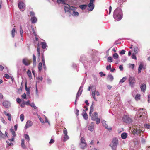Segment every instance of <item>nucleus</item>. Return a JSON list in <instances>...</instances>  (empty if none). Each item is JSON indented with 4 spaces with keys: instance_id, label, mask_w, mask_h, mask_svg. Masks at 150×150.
Listing matches in <instances>:
<instances>
[{
    "instance_id": "nucleus-45",
    "label": "nucleus",
    "mask_w": 150,
    "mask_h": 150,
    "mask_svg": "<svg viewBox=\"0 0 150 150\" xmlns=\"http://www.w3.org/2000/svg\"><path fill=\"white\" fill-rule=\"evenodd\" d=\"M96 123L97 124H98L99 123L100 121V119L99 118H97L96 119Z\"/></svg>"
},
{
    "instance_id": "nucleus-15",
    "label": "nucleus",
    "mask_w": 150,
    "mask_h": 150,
    "mask_svg": "<svg viewBox=\"0 0 150 150\" xmlns=\"http://www.w3.org/2000/svg\"><path fill=\"white\" fill-rule=\"evenodd\" d=\"M94 123L92 122L90 125V126L88 127V129L91 131H92L94 128Z\"/></svg>"
},
{
    "instance_id": "nucleus-58",
    "label": "nucleus",
    "mask_w": 150,
    "mask_h": 150,
    "mask_svg": "<svg viewBox=\"0 0 150 150\" xmlns=\"http://www.w3.org/2000/svg\"><path fill=\"white\" fill-rule=\"evenodd\" d=\"M21 97L24 99H26V94L25 93H24L23 94L21 95Z\"/></svg>"
},
{
    "instance_id": "nucleus-61",
    "label": "nucleus",
    "mask_w": 150,
    "mask_h": 150,
    "mask_svg": "<svg viewBox=\"0 0 150 150\" xmlns=\"http://www.w3.org/2000/svg\"><path fill=\"white\" fill-rule=\"evenodd\" d=\"M132 58L133 59H136V56L134 54H133L132 55Z\"/></svg>"
},
{
    "instance_id": "nucleus-31",
    "label": "nucleus",
    "mask_w": 150,
    "mask_h": 150,
    "mask_svg": "<svg viewBox=\"0 0 150 150\" xmlns=\"http://www.w3.org/2000/svg\"><path fill=\"white\" fill-rule=\"evenodd\" d=\"M87 6V5H81L79 6V7L81 9H82L83 10L86 8Z\"/></svg>"
},
{
    "instance_id": "nucleus-54",
    "label": "nucleus",
    "mask_w": 150,
    "mask_h": 150,
    "mask_svg": "<svg viewBox=\"0 0 150 150\" xmlns=\"http://www.w3.org/2000/svg\"><path fill=\"white\" fill-rule=\"evenodd\" d=\"M144 126L147 129H150V125L148 124H146L144 125Z\"/></svg>"
},
{
    "instance_id": "nucleus-30",
    "label": "nucleus",
    "mask_w": 150,
    "mask_h": 150,
    "mask_svg": "<svg viewBox=\"0 0 150 150\" xmlns=\"http://www.w3.org/2000/svg\"><path fill=\"white\" fill-rule=\"evenodd\" d=\"M41 45H42V48L43 49H45L47 47V44L46 43L44 42H41Z\"/></svg>"
},
{
    "instance_id": "nucleus-32",
    "label": "nucleus",
    "mask_w": 150,
    "mask_h": 150,
    "mask_svg": "<svg viewBox=\"0 0 150 150\" xmlns=\"http://www.w3.org/2000/svg\"><path fill=\"white\" fill-rule=\"evenodd\" d=\"M25 141L23 139H22L21 140V146L23 148H26V146H25L24 144Z\"/></svg>"
},
{
    "instance_id": "nucleus-47",
    "label": "nucleus",
    "mask_w": 150,
    "mask_h": 150,
    "mask_svg": "<svg viewBox=\"0 0 150 150\" xmlns=\"http://www.w3.org/2000/svg\"><path fill=\"white\" fill-rule=\"evenodd\" d=\"M20 35H23V30L22 28L21 25L20 26Z\"/></svg>"
},
{
    "instance_id": "nucleus-37",
    "label": "nucleus",
    "mask_w": 150,
    "mask_h": 150,
    "mask_svg": "<svg viewBox=\"0 0 150 150\" xmlns=\"http://www.w3.org/2000/svg\"><path fill=\"white\" fill-rule=\"evenodd\" d=\"M134 53L135 54H137L138 53L139 51V48L137 47H134Z\"/></svg>"
},
{
    "instance_id": "nucleus-40",
    "label": "nucleus",
    "mask_w": 150,
    "mask_h": 150,
    "mask_svg": "<svg viewBox=\"0 0 150 150\" xmlns=\"http://www.w3.org/2000/svg\"><path fill=\"white\" fill-rule=\"evenodd\" d=\"M94 110L93 108V104L91 105L90 107V110L89 112V114L90 115L93 112Z\"/></svg>"
},
{
    "instance_id": "nucleus-52",
    "label": "nucleus",
    "mask_w": 150,
    "mask_h": 150,
    "mask_svg": "<svg viewBox=\"0 0 150 150\" xmlns=\"http://www.w3.org/2000/svg\"><path fill=\"white\" fill-rule=\"evenodd\" d=\"M63 132V133L65 135H67V130L65 128H64V129Z\"/></svg>"
},
{
    "instance_id": "nucleus-44",
    "label": "nucleus",
    "mask_w": 150,
    "mask_h": 150,
    "mask_svg": "<svg viewBox=\"0 0 150 150\" xmlns=\"http://www.w3.org/2000/svg\"><path fill=\"white\" fill-rule=\"evenodd\" d=\"M10 130L12 132V134L13 136V137H15L16 135L15 132H14L13 130L12 129H11Z\"/></svg>"
},
{
    "instance_id": "nucleus-64",
    "label": "nucleus",
    "mask_w": 150,
    "mask_h": 150,
    "mask_svg": "<svg viewBox=\"0 0 150 150\" xmlns=\"http://www.w3.org/2000/svg\"><path fill=\"white\" fill-rule=\"evenodd\" d=\"M37 79L40 80V81H42V80L43 78L42 76L38 77L37 78Z\"/></svg>"
},
{
    "instance_id": "nucleus-55",
    "label": "nucleus",
    "mask_w": 150,
    "mask_h": 150,
    "mask_svg": "<svg viewBox=\"0 0 150 150\" xmlns=\"http://www.w3.org/2000/svg\"><path fill=\"white\" fill-rule=\"evenodd\" d=\"M25 105L26 104L25 103V102L23 101L22 103L21 104L20 106L21 107L23 108L25 106Z\"/></svg>"
},
{
    "instance_id": "nucleus-33",
    "label": "nucleus",
    "mask_w": 150,
    "mask_h": 150,
    "mask_svg": "<svg viewBox=\"0 0 150 150\" xmlns=\"http://www.w3.org/2000/svg\"><path fill=\"white\" fill-rule=\"evenodd\" d=\"M30 106L33 108L34 109L37 110V108L35 106L34 103H32L30 105Z\"/></svg>"
},
{
    "instance_id": "nucleus-60",
    "label": "nucleus",
    "mask_w": 150,
    "mask_h": 150,
    "mask_svg": "<svg viewBox=\"0 0 150 150\" xmlns=\"http://www.w3.org/2000/svg\"><path fill=\"white\" fill-rule=\"evenodd\" d=\"M16 101H17V103H20L21 102V99L18 98H17L16 99Z\"/></svg>"
},
{
    "instance_id": "nucleus-17",
    "label": "nucleus",
    "mask_w": 150,
    "mask_h": 150,
    "mask_svg": "<svg viewBox=\"0 0 150 150\" xmlns=\"http://www.w3.org/2000/svg\"><path fill=\"white\" fill-rule=\"evenodd\" d=\"M37 19L35 16L32 17L31 18V21L33 23H35L37 21Z\"/></svg>"
},
{
    "instance_id": "nucleus-8",
    "label": "nucleus",
    "mask_w": 150,
    "mask_h": 150,
    "mask_svg": "<svg viewBox=\"0 0 150 150\" xmlns=\"http://www.w3.org/2000/svg\"><path fill=\"white\" fill-rule=\"evenodd\" d=\"M139 112L140 115L139 117H144L146 116V113L144 112V110L143 109H140L139 111Z\"/></svg>"
},
{
    "instance_id": "nucleus-12",
    "label": "nucleus",
    "mask_w": 150,
    "mask_h": 150,
    "mask_svg": "<svg viewBox=\"0 0 150 150\" xmlns=\"http://www.w3.org/2000/svg\"><path fill=\"white\" fill-rule=\"evenodd\" d=\"M3 105L6 108H8L10 106V103L8 101L4 102L3 103Z\"/></svg>"
},
{
    "instance_id": "nucleus-49",
    "label": "nucleus",
    "mask_w": 150,
    "mask_h": 150,
    "mask_svg": "<svg viewBox=\"0 0 150 150\" xmlns=\"http://www.w3.org/2000/svg\"><path fill=\"white\" fill-rule=\"evenodd\" d=\"M92 96L94 100H96V98H95V91H93L92 92Z\"/></svg>"
},
{
    "instance_id": "nucleus-43",
    "label": "nucleus",
    "mask_w": 150,
    "mask_h": 150,
    "mask_svg": "<svg viewBox=\"0 0 150 150\" xmlns=\"http://www.w3.org/2000/svg\"><path fill=\"white\" fill-rule=\"evenodd\" d=\"M6 116L8 117V119L9 121H11V114H9L6 115Z\"/></svg>"
},
{
    "instance_id": "nucleus-46",
    "label": "nucleus",
    "mask_w": 150,
    "mask_h": 150,
    "mask_svg": "<svg viewBox=\"0 0 150 150\" xmlns=\"http://www.w3.org/2000/svg\"><path fill=\"white\" fill-rule=\"evenodd\" d=\"M140 95L139 94H137L136 95L135 98L136 100H138L140 99Z\"/></svg>"
},
{
    "instance_id": "nucleus-41",
    "label": "nucleus",
    "mask_w": 150,
    "mask_h": 150,
    "mask_svg": "<svg viewBox=\"0 0 150 150\" xmlns=\"http://www.w3.org/2000/svg\"><path fill=\"white\" fill-rule=\"evenodd\" d=\"M24 115L23 114H21L20 115V118L21 121H23L24 120Z\"/></svg>"
},
{
    "instance_id": "nucleus-2",
    "label": "nucleus",
    "mask_w": 150,
    "mask_h": 150,
    "mask_svg": "<svg viewBox=\"0 0 150 150\" xmlns=\"http://www.w3.org/2000/svg\"><path fill=\"white\" fill-rule=\"evenodd\" d=\"M118 144V140L117 138H115L113 139L109 146L112 148V150H116Z\"/></svg>"
},
{
    "instance_id": "nucleus-11",
    "label": "nucleus",
    "mask_w": 150,
    "mask_h": 150,
    "mask_svg": "<svg viewBox=\"0 0 150 150\" xmlns=\"http://www.w3.org/2000/svg\"><path fill=\"white\" fill-rule=\"evenodd\" d=\"M89 8L88 10L90 11H91L93 10L94 7V5L93 3H90L88 5Z\"/></svg>"
},
{
    "instance_id": "nucleus-4",
    "label": "nucleus",
    "mask_w": 150,
    "mask_h": 150,
    "mask_svg": "<svg viewBox=\"0 0 150 150\" xmlns=\"http://www.w3.org/2000/svg\"><path fill=\"white\" fill-rule=\"evenodd\" d=\"M64 8L65 12H68L70 13H71V10L75 11L76 9V8L75 7L70 6L68 4L67 6H64Z\"/></svg>"
},
{
    "instance_id": "nucleus-9",
    "label": "nucleus",
    "mask_w": 150,
    "mask_h": 150,
    "mask_svg": "<svg viewBox=\"0 0 150 150\" xmlns=\"http://www.w3.org/2000/svg\"><path fill=\"white\" fill-rule=\"evenodd\" d=\"M106 122L105 121L103 120L102 122L103 125L108 130H111L112 128L109 126H108Z\"/></svg>"
},
{
    "instance_id": "nucleus-35",
    "label": "nucleus",
    "mask_w": 150,
    "mask_h": 150,
    "mask_svg": "<svg viewBox=\"0 0 150 150\" xmlns=\"http://www.w3.org/2000/svg\"><path fill=\"white\" fill-rule=\"evenodd\" d=\"M84 118L86 119L87 120L88 118V115L86 113H83L82 114Z\"/></svg>"
},
{
    "instance_id": "nucleus-39",
    "label": "nucleus",
    "mask_w": 150,
    "mask_h": 150,
    "mask_svg": "<svg viewBox=\"0 0 150 150\" xmlns=\"http://www.w3.org/2000/svg\"><path fill=\"white\" fill-rule=\"evenodd\" d=\"M24 137L26 139L28 140V141H29L30 138L29 135L28 134H25L24 135Z\"/></svg>"
},
{
    "instance_id": "nucleus-7",
    "label": "nucleus",
    "mask_w": 150,
    "mask_h": 150,
    "mask_svg": "<svg viewBox=\"0 0 150 150\" xmlns=\"http://www.w3.org/2000/svg\"><path fill=\"white\" fill-rule=\"evenodd\" d=\"M122 120L124 122L127 123H130L132 122V119L127 115L124 116Z\"/></svg>"
},
{
    "instance_id": "nucleus-38",
    "label": "nucleus",
    "mask_w": 150,
    "mask_h": 150,
    "mask_svg": "<svg viewBox=\"0 0 150 150\" xmlns=\"http://www.w3.org/2000/svg\"><path fill=\"white\" fill-rule=\"evenodd\" d=\"M27 74L30 78L32 77L31 72L30 70H28L27 72Z\"/></svg>"
},
{
    "instance_id": "nucleus-24",
    "label": "nucleus",
    "mask_w": 150,
    "mask_h": 150,
    "mask_svg": "<svg viewBox=\"0 0 150 150\" xmlns=\"http://www.w3.org/2000/svg\"><path fill=\"white\" fill-rule=\"evenodd\" d=\"M16 32V30L15 28H13L11 32V34L13 38H14L15 36V34Z\"/></svg>"
},
{
    "instance_id": "nucleus-25",
    "label": "nucleus",
    "mask_w": 150,
    "mask_h": 150,
    "mask_svg": "<svg viewBox=\"0 0 150 150\" xmlns=\"http://www.w3.org/2000/svg\"><path fill=\"white\" fill-rule=\"evenodd\" d=\"M143 67V65L142 64H140L139 65L138 69V73L139 74L141 72V70Z\"/></svg>"
},
{
    "instance_id": "nucleus-57",
    "label": "nucleus",
    "mask_w": 150,
    "mask_h": 150,
    "mask_svg": "<svg viewBox=\"0 0 150 150\" xmlns=\"http://www.w3.org/2000/svg\"><path fill=\"white\" fill-rule=\"evenodd\" d=\"M106 68L107 70H108L109 69H111V65L109 64V65L107 66L106 67Z\"/></svg>"
},
{
    "instance_id": "nucleus-20",
    "label": "nucleus",
    "mask_w": 150,
    "mask_h": 150,
    "mask_svg": "<svg viewBox=\"0 0 150 150\" xmlns=\"http://www.w3.org/2000/svg\"><path fill=\"white\" fill-rule=\"evenodd\" d=\"M37 52L38 53V58L40 59V48L39 47V44H38V47L37 49Z\"/></svg>"
},
{
    "instance_id": "nucleus-5",
    "label": "nucleus",
    "mask_w": 150,
    "mask_h": 150,
    "mask_svg": "<svg viewBox=\"0 0 150 150\" xmlns=\"http://www.w3.org/2000/svg\"><path fill=\"white\" fill-rule=\"evenodd\" d=\"M129 86L132 87H133L136 82L134 78L133 77H130L129 79Z\"/></svg>"
},
{
    "instance_id": "nucleus-63",
    "label": "nucleus",
    "mask_w": 150,
    "mask_h": 150,
    "mask_svg": "<svg viewBox=\"0 0 150 150\" xmlns=\"http://www.w3.org/2000/svg\"><path fill=\"white\" fill-rule=\"evenodd\" d=\"M119 68L121 71H122L123 70V68L122 66V65H120L119 67Z\"/></svg>"
},
{
    "instance_id": "nucleus-56",
    "label": "nucleus",
    "mask_w": 150,
    "mask_h": 150,
    "mask_svg": "<svg viewBox=\"0 0 150 150\" xmlns=\"http://www.w3.org/2000/svg\"><path fill=\"white\" fill-rule=\"evenodd\" d=\"M25 104L27 105H30L31 104V103H30V101L29 100H28L26 102H25Z\"/></svg>"
},
{
    "instance_id": "nucleus-3",
    "label": "nucleus",
    "mask_w": 150,
    "mask_h": 150,
    "mask_svg": "<svg viewBox=\"0 0 150 150\" xmlns=\"http://www.w3.org/2000/svg\"><path fill=\"white\" fill-rule=\"evenodd\" d=\"M81 142L79 146L80 148L82 149H85L87 146V144L85 139L83 137H81L80 139Z\"/></svg>"
},
{
    "instance_id": "nucleus-18",
    "label": "nucleus",
    "mask_w": 150,
    "mask_h": 150,
    "mask_svg": "<svg viewBox=\"0 0 150 150\" xmlns=\"http://www.w3.org/2000/svg\"><path fill=\"white\" fill-rule=\"evenodd\" d=\"M42 61L43 63L44 69L45 70H46V67L45 63V58L44 56H42Z\"/></svg>"
},
{
    "instance_id": "nucleus-62",
    "label": "nucleus",
    "mask_w": 150,
    "mask_h": 150,
    "mask_svg": "<svg viewBox=\"0 0 150 150\" xmlns=\"http://www.w3.org/2000/svg\"><path fill=\"white\" fill-rule=\"evenodd\" d=\"M100 76H102L103 75L104 76H105L106 75V74H103L102 72H100Z\"/></svg>"
},
{
    "instance_id": "nucleus-48",
    "label": "nucleus",
    "mask_w": 150,
    "mask_h": 150,
    "mask_svg": "<svg viewBox=\"0 0 150 150\" xmlns=\"http://www.w3.org/2000/svg\"><path fill=\"white\" fill-rule=\"evenodd\" d=\"M69 137L67 135H64V141H65L69 139Z\"/></svg>"
},
{
    "instance_id": "nucleus-27",
    "label": "nucleus",
    "mask_w": 150,
    "mask_h": 150,
    "mask_svg": "<svg viewBox=\"0 0 150 150\" xmlns=\"http://www.w3.org/2000/svg\"><path fill=\"white\" fill-rule=\"evenodd\" d=\"M42 69V64L41 62H40L38 64V70L39 72H41Z\"/></svg>"
},
{
    "instance_id": "nucleus-53",
    "label": "nucleus",
    "mask_w": 150,
    "mask_h": 150,
    "mask_svg": "<svg viewBox=\"0 0 150 150\" xmlns=\"http://www.w3.org/2000/svg\"><path fill=\"white\" fill-rule=\"evenodd\" d=\"M4 77L7 79H9L10 78V76L8 74H6L4 75Z\"/></svg>"
},
{
    "instance_id": "nucleus-23",
    "label": "nucleus",
    "mask_w": 150,
    "mask_h": 150,
    "mask_svg": "<svg viewBox=\"0 0 150 150\" xmlns=\"http://www.w3.org/2000/svg\"><path fill=\"white\" fill-rule=\"evenodd\" d=\"M81 88H82V87L81 86L79 89V91L77 93L76 96V100H77V99L78 98L79 96H80V95H81V93L82 91H81V93H79V92H80L81 89Z\"/></svg>"
},
{
    "instance_id": "nucleus-14",
    "label": "nucleus",
    "mask_w": 150,
    "mask_h": 150,
    "mask_svg": "<svg viewBox=\"0 0 150 150\" xmlns=\"http://www.w3.org/2000/svg\"><path fill=\"white\" fill-rule=\"evenodd\" d=\"M32 124L33 123L30 120L26 122L25 125L26 128L27 129L30 127L32 125Z\"/></svg>"
},
{
    "instance_id": "nucleus-50",
    "label": "nucleus",
    "mask_w": 150,
    "mask_h": 150,
    "mask_svg": "<svg viewBox=\"0 0 150 150\" xmlns=\"http://www.w3.org/2000/svg\"><path fill=\"white\" fill-rule=\"evenodd\" d=\"M129 67L133 69L134 68V64H129Z\"/></svg>"
},
{
    "instance_id": "nucleus-26",
    "label": "nucleus",
    "mask_w": 150,
    "mask_h": 150,
    "mask_svg": "<svg viewBox=\"0 0 150 150\" xmlns=\"http://www.w3.org/2000/svg\"><path fill=\"white\" fill-rule=\"evenodd\" d=\"M127 136V134L126 133H123L121 134V137L122 138L125 139L126 138Z\"/></svg>"
},
{
    "instance_id": "nucleus-59",
    "label": "nucleus",
    "mask_w": 150,
    "mask_h": 150,
    "mask_svg": "<svg viewBox=\"0 0 150 150\" xmlns=\"http://www.w3.org/2000/svg\"><path fill=\"white\" fill-rule=\"evenodd\" d=\"M4 134L0 130V139L3 138Z\"/></svg>"
},
{
    "instance_id": "nucleus-13",
    "label": "nucleus",
    "mask_w": 150,
    "mask_h": 150,
    "mask_svg": "<svg viewBox=\"0 0 150 150\" xmlns=\"http://www.w3.org/2000/svg\"><path fill=\"white\" fill-rule=\"evenodd\" d=\"M18 6L20 9L23 10L25 7V4L23 2H20L18 4Z\"/></svg>"
},
{
    "instance_id": "nucleus-1",
    "label": "nucleus",
    "mask_w": 150,
    "mask_h": 150,
    "mask_svg": "<svg viewBox=\"0 0 150 150\" xmlns=\"http://www.w3.org/2000/svg\"><path fill=\"white\" fill-rule=\"evenodd\" d=\"M122 11L120 8H117L114 11L113 16L117 21L120 20L122 18Z\"/></svg>"
},
{
    "instance_id": "nucleus-10",
    "label": "nucleus",
    "mask_w": 150,
    "mask_h": 150,
    "mask_svg": "<svg viewBox=\"0 0 150 150\" xmlns=\"http://www.w3.org/2000/svg\"><path fill=\"white\" fill-rule=\"evenodd\" d=\"M98 113L97 112H95L93 115L91 117V119L95 121L98 118Z\"/></svg>"
},
{
    "instance_id": "nucleus-21",
    "label": "nucleus",
    "mask_w": 150,
    "mask_h": 150,
    "mask_svg": "<svg viewBox=\"0 0 150 150\" xmlns=\"http://www.w3.org/2000/svg\"><path fill=\"white\" fill-rule=\"evenodd\" d=\"M66 0H57V2L59 4H66L65 1Z\"/></svg>"
},
{
    "instance_id": "nucleus-36",
    "label": "nucleus",
    "mask_w": 150,
    "mask_h": 150,
    "mask_svg": "<svg viewBox=\"0 0 150 150\" xmlns=\"http://www.w3.org/2000/svg\"><path fill=\"white\" fill-rule=\"evenodd\" d=\"M127 79L126 77H124L121 79L120 81V82L123 83Z\"/></svg>"
},
{
    "instance_id": "nucleus-34",
    "label": "nucleus",
    "mask_w": 150,
    "mask_h": 150,
    "mask_svg": "<svg viewBox=\"0 0 150 150\" xmlns=\"http://www.w3.org/2000/svg\"><path fill=\"white\" fill-rule=\"evenodd\" d=\"M113 57L114 59H116L118 58L119 55L117 53H115L113 55Z\"/></svg>"
},
{
    "instance_id": "nucleus-29",
    "label": "nucleus",
    "mask_w": 150,
    "mask_h": 150,
    "mask_svg": "<svg viewBox=\"0 0 150 150\" xmlns=\"http://www.w3.org/2000/svg\"><path fill=\"white\" fill-rule=\"evenodd\" d=\"M108 79L110 81H112L113 80L114 78L112 75L110 74L108 76Z\"/></svg>"
},
{
    "instance_id": "nucleus-42",
    "label": "nucleus",
    "mask_w": 150,
    "mask_h": 150,
    "mask_svg": "<svg viewBox=\"0 0 150 150\" xmlns=\"http://www.w3.org/2000/svg\"><path fill=\"white\" fill-rule=\"evenodd\" d=\"M108 61L109 62H111L112 61V57H109L108 58Z\"/></svg>"
},
{
    "instance_id": "nucleus-28",
    "label": "nucleus",
    "mask_w": 150,
    "mask_h": 150,
    "mask_svg": "<svg viewBox=\"0 0 150 150\" xmlns=\"http://www.w3.org/2000/svg\"><path fill=\"white\" fill-rule=\"evenodd\" d=\"M73 12L72 15L74 16H78L79 15V13L78 12H76L75 11H73Z\"/></svg>"
},
{
    "instance_id": "nucleus-6",
    "label": "nucleus",
    "mask_w": 150,
    "mask_h": 150,
    "mask_svg": "<svg viewBox=\"0 0 150 150\" xmlns=\"http://www.w3.org/2000/svg\"><path fill=\"white\" fill-rule=\"evenodd\" d=\"M22 63L25 66L30 65L32 62L31 59H29L27 58H23L22 59Z\"/></svg>"
},
{
    "instance_id": "nucleus-22",
    "label": "nucleus",
    "mask_w": 150,
    "mask_h": 150,
    "mask_svg": "<svg viewBox=\"0 0 150 150\" xmlns=\"http://www.w3.org/2000/svg\"><path fill=\"white\" fill-rule=\"evenodd\" d=\"M33 65H36V57L34 54L33 55Z\"/></svg>"
},
{
    "instance_id": "nucleus-51",
    "label": "nucleus",
    "mask_w": 150,
    "mask_h": 150,
    "mask_svg": "<svg viewBox=\"0 0 150 150\" xmlns=\"http://www.w3.org/2000/svg\"><path fill=\"white\" fill-rule=\"evenodd\" d=\"M125 51L124 50H122L120 52V54L121 55L124 54H125Z\"/></svg>"
},
{
    "instance_id": "nucleus-16",
    "label": "nucleus",
    "mask_w": 150,
    "mask_h": 150,
    "mask_svg": "<svg viewBox=\"0 0 150 150\" xmlns=\"http://www.w3.org/2000/svg\"><path fill=\"white\" fill-rule=\"evenodd\" d=\"M140 88L142 91L144 92L146 88V84L144 83L142 84L140 86Z\"/></svg>"
},
{
    "instance_id": "nucleus-19",
    "label": "nucleus",
    "mask_w": 150,
    "mask_h": 150,
    "mask_svg": "<svg viewBox=\"0 0 150 150\" xmlns=\"http://www.w3.org/2000/svg\"><path fill=\"white\" fill-rule=\"evenodd\" d=\"M141 132L140 129H134L133 130V133L134 134H139L141 133Z\"/></svg>"
}]
</instances>
